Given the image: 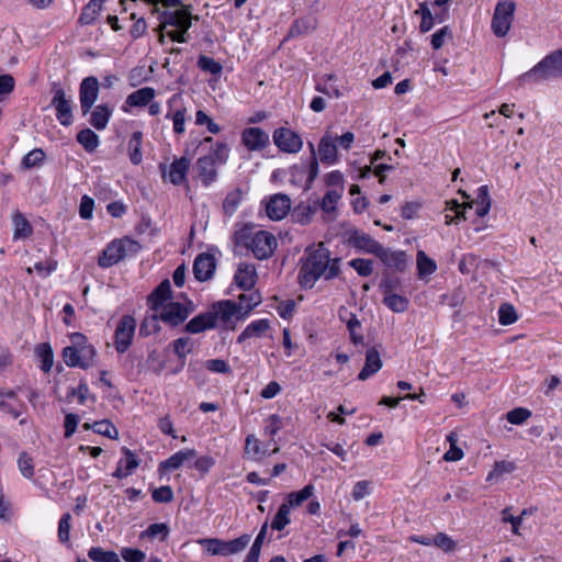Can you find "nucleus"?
Returning <instances> with one entry per match:
<instances>
[{
  "mask_svg": "<svg viewBox=\"0 0 562 562\" xmlns=\"http://www.w3.org/2000/svg\"><path fill=\"white\" fill-rule=\"evenodd\" d=\"M261 302V297L258 293L254 292L250 294H241L239 296V303L237 304L240 312L247 314L254 307H256Z\"/></svg>",
  "mask_w": 562,
  "mask_h": 562,
  "instance_id": "52",
  "label": "nucleus"
},
{
  "mask_svg": "<svg viewBox=\"0 0 562 562\" xmlns=\"http://www.w3.org/2000/svg\"><path fill=\"white\" fill-rule=\"evenodd\" d=\"M516 310L512 304L504 303L499 306L498 310V322L501 325L507 326L512 325L517 321Z\"/></svg>",
  "mask_w": 562,
  "mask_h": 562,
  "instance_id": "51",
  "label": "nucleus"
},
{
  "mask_svg": "<svg viewBox=\"0 0 562 562\" xmlns=\"http://www.w3.org/2000/svg\"><path fill=\"white\" fill-rule=\"evenodd\" d=\"M382 368V360L379 351L372 347L369 348L366 352V362L360 371L358 379L360 381H366L373 374H375Z\"/></svg>",
  "mask_w": 562,
  "mask_h": 562,
  "instance_id": "23",
  "label": "nucleus"
},
{
  "mask_svg": "<svg viewBox=\"0 0 562 562\" xmlns=\"http://www.w3.org/2000/svg\"><path fill=\"white\" fill-rule=\"evenodd\" d=\"M347 328L350 334V339L353 344H361L363 341V336L359 334V329L361 328V323L355 314H350L349 319L347 321Z\"/></svg>",
  "mask_w": 562,
  "mask_h": 562,
  "instance_id": "54",
  "label": "nucleus"
},
{
  "mask_svg": "<svg viewBox=\"0 0 562 562\" xmlns=\"http://www.w3.org/2000/svg\"><path fill=\"white\" fill-rule=\"evenodd\" d=\"M71 345L63 350L64 362L71 368L79 367L87 369L92 366L97 351L88 342L87 337L81 333H74L70 336Z\"/></svg>",
  "mask_w": 562,
  "mask_h": 562,
  "instance_id": "6",
  "label": "nucleus"
},
{
  "mask_svg": "<svg viewBox=\"0 0 562 562\" xmlns=\"http://www.w3.org/2000/svg\"><path fill=\"white\" fill-rule=\"evenodd\" d=\"M136 329V319L124 315L117 323L114 333V346L117 352H125L132 344Z\"/></svg>",
  "mask_w": 562,
  "mask_h": 562,
  "instance_id": "11",
  "label": "nucleus"
},
{
  "mask_svg": "<svg viewBox=\"0 0 562 562\" xmlns=\"http://www.w3.org/2000/svg\"><path fill=\"white\" fill-rule=\"evenodd\" d=\"M103 0H90L83 8L78 19L80 25H89L93 23L100 14Z\"/></svg>",
  "mask_w": 562,
  "mask_h": 562,
  "instance_id": "30",
  "label": "nucleus"
},
{
  "mask_svg": "<svg viewBox=\"0 0 562 562\" xmlns=\"http://www.w3.org/2000/svg\"><path fill=\"white\" fill-rule=\"evenodd\" d=\"M36 353L42 361L41 369L44 372L50 371L54 363V355L48 344H41L36 348Z\"/></svg>",
  "mask_w": 562,
  "mask_h": 562,
  "instance_id": "46",
  "label": "nucleus"
},
{
  "mask_svg": "<svg viewBox=\"0 0 562 562\" xmlns=\"http://www.w3.org/2000/svg\"><path fill=\"white\" fill-rule=\"evenodd\" d=\"M88 557L94 562H116L119 555L114 551H105L100 547H92L88 551Z\"/></svg>",
  "mask_w": 562,
  "mask_h": 562,
  "instance_id": "49",
  "label": "nucleus"
},
{
  "mask_svg": "<svg viewBox=\"0 0 562 562\" xmlns=\"http://www.w3.org/2000/svg\"><path fill=\"white\" fill-rule=\"evenodd\" d=\"M111 110L103 104L97 105L91 112L90 124L97 130H103L108 125Z\"/></svg>",
  "mask_w": 562,
  "mask_h": 562,
  "instance_id": "38",
  "label": "nucleus"
},
{
  "mask_svg": "<svg viewBox=\"0 0 562 562\" xmlns=\"http://www.w3.org/2000/svg\"><path fill=\"white\" fill-rule=\"evenodd\" d=\"M510 507H506L502 510V520L504 522H509L512 525V531L515 535H519V527L522 522V519L532 513V509H522L519 516H513L510 514Z\"/></svg>",
  "mask_w": 562,
  "mask_h": 562,
  "instance_id": "40",
  "label": "nucleus"
},
{
  "mask_svg": "<svg viewBox=\"0 0 562 562\" xmlns=\"http://www.w3.org/2000/svg\"><path fill=\"white\" fill-rule=\"evenodd\" d=\"M315 20L313 18H301L291 25L288 38L305 35L315 29Z\"/></svg>",
  "mask_w": 562,
  "mask_h": 562,
  "instance_id": "36",
  "label": "nucleus"
},
{
  "mask_svg": "<svg viewBox=\"0 0 562 562\" xmlns=\"http://www.w3.org/2000/svg\"><path fill=\"white\" fill-rule=\"evenodd\" d=\"M516 5L513 1H499L492 19V30L496 36H505L512 25Z\"/></svg>",
  "mask_w": 562,
  "mask_h": 562,
  "instance_id": "10",
  "label": "nucleus"
},
{
  "mask_svg": "<svg viewBox=\"0 0 562 562\" xmlns=\"http://www.w3.org/2000/svg\"><path fill=\"white\" fill-rule=\"evenodd\" d=\"M70 521L71 516L69 513H66L61 516L59 524H58V539L61 543H68L69 542V535H70Z\"/></svg>",
  "mask_w": 562,
  "mask_h": 562,
  "instance_id": "58",
  "label": "nucleus"
},
{
  "mask_svg": "<svg viewBox=\"0 0 562 562\" xmlns=\"http://www.w3.org/2000/svg\"><path fill=\"white\" fill-rule=\"evenodd\" d=\"M257 279L256 268L254 265L250 263H240L236 274H235V282L236 284L244 290H250Z\"/></svg>",
  "mask_w": 562,
  "mask_h": 562,
  "instance_id": "26",
  "label": "nucleus"
},
{
  "mask_svg": "<svg viewBox=\"0 0 562 562\" xmlns=\"http://www.w3.org/2000/svg\"><path fill=\"white\" fill-rule=\"evenodd\" d=\"M156 503H170L173 499V491L169 485L155 488L151 494Z\"/></svg>",
  "mask_w": 562,
  "mask_h": 562,
  "instance_id": "62",
  "label": "nucleus"
},
{
  "mask_svg": "<svg viewBox=\"0 0 562 562\" xmlns=\"http://www.w3.org/2000/svg\"><path fill=\"white\" fill-rule=\"evenodd\" d=\"M531 416V412L527 408L517 407L509 411L506 415L508 423L513 425H520Z\"/></svg>",
  "mask_w": 562,
  "mask_h": 562,
  "instance_id": "57",
  "label": "nucleus"
},
{
  "mask_svg": "<svg viewBox=\"0 0 562 562\" xmlns=\"http://www.w3.org/2000/svg\"><path fill=\"white\" fill-rule=\"evenodd\" d=\"M171 117L173 123V132L176 134H183L186 132L187 109L181 108L176 110Z\"/></svg>",
  "mask_w": 562,
  "mask_h": 562,
  "instance_id": "60",
  "label": "nucleus"
},
{
  "mask_svg": "<svg viewBox=\"0 0 562 562\" xmlns=\"http://www.w3.org/2000/svg\"><path fill=\"white\" fill-rule=\"evenodd\" d=\"M196 457V451L194 449H183L180 450L172 456H170L165 461L159 464V472L167 473L175 470L180 469L186 462L192 460Z\"/></svg>",
  "mask_w": 562,
  "mask_h": 562,
  "instance_id": "18",
  "label": "nucleus"
},
{
  "mask_svg": "<svg viewBox=\"0 0 562 562\" xmlns=\"http://www.w3.org/2000/svg\"><path fill=\"white\" fill-rule=\"evenodd\" d=\"M123 452L125 454V458L119 462L117 468H116L115 472L113 473V475L117 479H123V477L128 476L138 467V461H137L135 454H133L126 448H123Z\"/></svg>",
  "mask_w": 562,
  "mask_h": 562,
  "instance_id": "29",
  "label": "nucleus"
},
{
  "mask_svg": "<svg viewBox=\"0 0 562 562\" xmlns=\"http://www.w3.org/2000/svg\"><path fill=\"white\" fill-rule=\"evenodd\" d=\"M193 312V305L189 303L168 302L154 311L153 315L143 319V334L160 331L159 322L171 328L182 324Z\"/></svg>",
  "mask_w": 562,
  "mask_h": 562,
  "instance_id": "3",
  "label": "nucleus"
},
{
  "mask_svg": "<svg viewBox=\"0 0 562 562\" xmlns=\"http://www.w3.org/2000/svg\"><path fill=\"white\" fill-rule=\"evenodd\" d=\"M83 427L86 429L92 428L97 434L103 435L111 439L116 438L119 434L114 425L106 419L95 422L92 426L85 424Z\"/></svg>",
  "mask_w": 562,
  "mask_h": 562,
  "instance_id": "43",
  "label": "nucleus"
},
{
  "mask_svg": "<svg viewBox=\"0 0 562 562\" xmlns=\"http://www.w3.org/2000/svg\"><path fill=\"white\" fill-rule=\"evenodd\" d=\"M241 201L239 191L231 192L226 195L223 202V210L225 214L233 215Z\"/></svg>",
  "mask_w": 562,
  "mask_h": 562,
  "instance_id": "61",
  "label": "nucleus"
},
{
  "mask_svg": "<svg viewBox=\"0 0 562 562\" xmlns=\"http://www.w3.org/2000/svg\"><path fill=\"white\" fill-rule=\"evenodd\" d=\"M170 533V528L165 522L151 524L143 531V538H147L151 541H165Z\"/></svg>",
  "mask_w": 562,
  "mask_h": 562,
  "instance_id": "35",
  "label": "nucleus"
},
{
  "mask_svg": "<svg viewBox=\"0 0 562 562\" xmlns=\"http://www.w3.org/2000/svg\"><path fill=\"white\" fill-rule=\"evenodd\" d=\"M376 257L389 268L403 271L407 266V256L401 250H391L381 247Z\"/></svg>",
  "mask_w": 562,
  "mask_h": 562,
  "instance_id": "19",
  "label": "nucleus"
},
{
  "mask_svg": "<svg viewBox=\"0 0 562 562\" xmlns=\"http://www.w3.org/2000/svg\"><path fill=\"white\" fill-rule=\"evenodd\" d=\"M215 258L211 254L202 252L198 255L193 262V274L198 281L210 280L215 271Z\"/></svg>",
  "mask_w": 562,
  "mask_h": 562,
  "instance_id": "17",
  "label": "nucleus"
},
{
  "mask_svg": "<svg viewBox=\"0 0 562 562\" xmlns=\"http://www.w3.org/2000/svg\"><path fill=\"white\" fill-rule=\"evenodd\" d=\"M272 138L274 145L281 151L286 154H296L303 147L302 137L288 127H279L274 130Z\"/></svg>",
  "mask_w": 562,
  "mask_h": 562,
  "instance_id": "12",
  "label": "nucleus"
},
{
  "mask_svg": "<svg viewBox=\"0 0 562 562\" xmlns=\"http://www.w3.org/2000/svg\"><path fill=\"white\" fill-rule=\"evenodd\" d=\"M77 140L88 151H92L97 148L99 144L98 135L89 130H82L77 134Z\"/></svg>",
  "mask_w": 562,
  "mask_h": 562,
  "instance_id": "48",
  "label": "nucleus"
},
{
  "mask_svg": "<svg viewBox=\"0 0 562 562\" xmlns=\"http://www.w3.org/2000/svg\"><path fill=\"white\" fill-rule=\"evenodd\" d=\"M235 240L237 245L249 249L258 260L270 258L278 246L273 234L261 229L254 231V227L250 225H245L236 232Z\"/></svg>",
  "mask_w": 562,
  "mask_h": 562,
  "instance_id": "4",
  "label": "nucleus"
},
{
  "mask_svg": "<svg viewBox=\"0 0 562 562\" xmlns=\"http://www.w3.org/2000/svg\"><path fill=\"white\" fill-rule=\"evenodd\" d=\"M353 245L364 250L366 252L378 255L379 250H381L382 245L373 239L370 235L364 233H355L352 236Z\"/></svg>",
  "mask_w": 562,
  "mask_h": 562,
  "instance_id": "31",
  "label": "nucleus"
},
{
  "mask_svg": "<svg viewBox=\"0 0 562 562\" xmlns=\"http://www.w3.org/2000/svg\"><path fill=\"white\" fill-rule=\"evenodd\" d=\"M18 464L23 476L30 479L34 475L33 459L26 452L20 454Z\"/></svg>",
  "mask_w": 562,
  "mask_h": 562,
  "instance_id": "59",
  "label": "nucleus"
},
{
  "mask_svg": "<svg viewBox=\"0 0 562 562\" xmlns=\"http://www.w3.org/2000/svg\"><path fill=\"white\" fill-rule=\"evenodd\" d=\"M383 303L395 313H403L408 307V300L402 295L390 292V289L385 290Z\"/></svg>",
  "mask_w": 562,
  "mask_h": 562,
  "instance_id": "37",
  "label": "nucleus"
},
{
  "mask_svg": "<svg viewBox=\"0 0 562 562\" xmlns=\"http://www.w3.org/2000/svg\"><path fill=\"white\" fill-rule=\"evenodd\" d=\"M417 269L419 277H425L432 274L437 269V265L423 250H419L417 252Z\"/></svg>",
  "mask_w": 562,
  "mask_h": 562,
  "instance_id": "41",
  "label": "nucleus"
},
{
  "mask_svg": "<svg viewBox=\"0 0 562 562\" xmlns=\"http://www.w3.org/2000/svg\"><path fill=\"white\" fill-rule=\"evenodd\" d=\"M301 262L299 281L305 289H312L321 278L331 280L340 273V259L331 258L323 243L307 247Z\"/></svg>",
  "mask_w": 562,
  "mask_h": 562,
  "instance_id": "2",
  "label": "nucleus"
},
{
  "mask_svg": "<svg viewBox=\"0 0 562 562\" xmlns=\"http://www.w3.org/2000/svg\"><path fill=\"white\" fill-rule=\"evenodd\" d=\"M229 148L228 145L224 142H217L212 147L211 151L207 155H204L206 158H211L213 162L217 166L225 165L228 160Z\"/></svg>",
  "mask_w": 562,
  "mask_h": 562,
  "instance_id": "39",
  "label": "nucleus"
},
{
  "mask_svg": "<svg viewBox=\"0 0 562 562\" xmlns=\"http://www.w3.org/2000/svg\"><path fill=\"white\" fill-rule=\"evenodd\" d=\"M99 94V81L95 77H87L80 85V105L83 114H87Z\"/></svg>",
  "mask_w": 562,
  "mask_h": 562,
  "instance_id": "16",
  "label": "nucleus"
},
{
  "mask_svg": "<svg viewBox=\"0 0 562 562\" xmlns=\"http://www.w3.org/2000/svg\"><path fill=\"white\" fill-rule=\"evenodd\" d=\"M150 13L156 14L159 20V29L166 30L168 26L175 30L166 31V35L177 43H187L189 41L188 31L192 25V20L198 16L192 15L191 5L183 4L181 0H143Z\"/></svg>",
  "mask_w": 562,
  "mask_h": 562,
  "instance_id": "1",
  "label": "nucleus"
},
{
  "mask_svg": "<svg viewBox=\"0 0 562 562\" xmlns=\"http://www.w3.org/2000/svg\"><path fill=\"white\" fill-rule=\"evenodd\" d=\"M290 505L281 504L272 519L271 528L279 531L283 530L290 524Z\"/></svg>",
  "mask_w": 562,
  "mask_h": 562,
  "instance_id": "45",
  "label": "nucleus"
},
{
  "mask_svg": "<svg viewBox=\"0 0 562 562\" xmlns=\"http://www.w3.org/2000/svg\"><path fill=\"white\" fill-rule=\"evenodd\" d=\"M45 156L43 149L35 148L23 157L21 165L24 169L40 167L45 160Z\"/></svg>",
  "mask_w": 562,
  "mask_h": 562,
  "instance_id": "47",
  "label": "nucleus"
},
{
  "mask_svg": "<svg viewBox=\"0 0 562 562\" xmlns=\"http://www.w3.org/2000/svg\"><path fill=\"white\" fill-rule=\"evenodd\" d=\"M318 155L322 162L333 165L338 159L337 146L335 138L327 132L321 138L318 144Z\"/></svg>",
  "mask_w": 562,
  "mask_h": 562,
  "instance_id": "21",
  "label": "nucleus"
},
{
  "mask_svg": "<svg viewBox=\"0 0 562 562\" xmlns=\"http://www.w3.org/2000/svg\"><path fill=\"white\" fill-rule=\"evenodd\" d=\"M559 78H562V48L543 57L530 70L520 75L517 81L519 86H525Z\"/></svg>",
  "mask_w": 562,
  "mask_h": 562,
  "instance_id": "5",
  "label": "nucleus"
},
{
  "mask_svg": "<svg viewBox=\"0 0 562 562\" xmlns=\"http://www.w3.org/2000/svg\"><path fill=\"white\" fill-rule=\"evenodd\" d=\"M241 144L250 151H259L269 146L270 137L260 127H247L241 132Z\"/></svg>",
  "mask_w": 562,
  "mask_h": 562,
  "instance_id": "14",
  "label": "nucleus"
},
{
  "mask_svg": "<svg viewBox=\"0 0 562 562\" xmlns=\"http://www.w3.org/2000/svg\"><path fill=\"white\" fill-rule=\"evenodd\" d=\"M269 327L270 324L268 319L254 321L247 325V327L238 336L237 342H243L251 337H260L269 329Z\"/></svg>",
  "mask_w": 562,
  "mask_h": 562,
  "instance_id": "32",
  "label": "nucleus"
},
{
  "mask_svg": "<svg viewBox=\"0 0 562 562\" xmlns=\"http://www.w3.org/2000/svg\"><path fill=\"white\" fill-rule=\"evenodd\" d=\"M14 232H13V238L14 239H21L29 237L33 228L30 224V222L26 220V217L20 213L15 212L12 217Z\"/></svg>",
  "mask_w": 562,
  "mask_h": 562,
  "instance_id": "33",
  "label": "nucleus"
},
{
  "mask_svg": "<svg viewBox=\"0 0 562 562\" xmlns=\"http://www.w3.org/2000/svg\"><path fill=\"white\" fill-rule=\"evenodd\" d=\"M251 539L250 535H241L240 537L233 540H222V539H202L199 542L205 547L207 552L212 555H231L236 554L245 550V548L249 544Z\"/></svg>",
  "mask_w": 562,
  "mask_h": 562,
  "instance_id": "8",
  "label": "nucleus"
},
{
  "mask_svg": "<svg viewBox=\"0 0 562 562\" xmlns=\"http://www.w3.org/2000/svg\"><path fill=\"white\" fill-rule=\"evenodd\" d=\"M198 66L203 71L210 72L212 75H217L222 71L223 67L220 63H217L214 58L201 55L198 59Z\"/></svg>",
  "mask_w": 562,
  "mask_h": 562,
  "instance_id": "53",
  "label": "nucleus"
},
{
  "mask_svg": "<svg viewBox=\"0 0 562 562\" xmlns=\"http://www.w3.org/2000/svg\"><path fill=\"white\" fill-rule=\"evenodd\" d=\"M450 205V210L456 213V218L467 220L465 212L467 209H472L475 206V213L479 217H484L490 209H491V200L488 196V190L486 186H482L479 189V194L475 201H471L469 203L460 204L457 201L452 200L448 202Z\"/></svg>",
  "mask_w": 562,
  "mask_h": 562,
  "instance_id": "9",
  "label": "nucleus"
},
{
  "mask_svg": "<svg viewBox=\"0 0 562 562\" xmlns=\"http://www.w3.org/2000/svg\"><path fill=\"white\" fill-rule=\"evenodd\" d=\"M515 470V464L508 461L495 462L493 470L487 474L486 481L492 482L498 480L505 473H512Z\"/></svg>",
  "mask_w": 562,
  "mask_h": 562,
  "instance_id": "50",
  "label": "nucleus"
},
{
  "mask_svg": "<svg viewBox=\"0 0 562 562\" xmlns=\"http://www.w3.org/2000/svg\"><path fill=\"white\" fill-rule=\"evenodd\" d=\"M313 493L314 486L312 484H307L301 491L290 493L288 495V502L283 504L290 505V508L293 506H300L303 502L308 499Z\"/></svg>",
  "mask_w": 562,
  "mask_h": 562,
  "instance_id": "42",
  "label": "nucleus"
},
{
  "mask_svg": "<svg viewBox=\"0 0 562 562\" xmlns=\"http://www.w3.org/2000/svg\"><path fill=\"white\" fill-rule=\"evenodd\" d=\"M215 327V317L214 313H202L198 316L193 317L188 322L184 329L191 334H199L204 331L205 329H211Z\"/></svg>",
  "mask_w": 562,
  "mask_h": 562,
  "instance_id": "27",
  "label": "nucleus"
},
{
  "mask_svg": "<svg viewBox=\"0 0 562 562\" xmlns=\"http://www.w3.org/2000/svg\"><path fill=\"white\" fill-rule=\"evenodd\" d=\"M217 165L204 156L196 160V170L203 186L209 187L217 179Z\"/></svg>",
  "mask_w": 562,
  "mask_h": 562,
  "instance_id": "20",
  "label": "nucleus"
},
{
  "mask_svg": "<svg viewBox=\"0 0 562 562\" xmlns=\"http://www.w3.org/2000/svg\"><path fill=\"white\" fill-rule=\"evenodd\" d=\"M194 341L190 337H180L172 342L173 352L180 361L181 368L186 364V358L192 352Z\"/></svg>",
  "mask_w": 562,
  "mask_h": 562,
  "instance_id": "34",
  "label": "nucleus"
},
{
  "mask_svg": "<svg viewBox=\"0 0 562 562\" xmlns=\"http://www.w3.org/2000/svg\"><path fill=\"white\" fill-rule=\"evenodd\" d=\"M94 209V201L88 195H83L80 200L79 215L83 220H90L92 217Z\"/></svg>",
  "mask_w": 562,
  "mask_h": 562,
  "instance_id": "63",
  "label": "nucleus"
},
{
  "mask_svg": "<svg viewBox=\"0 0 562 562\" xmlns=\"http://www.w3.org/2000/svg\"><path fill=\"white\" fill-rule=\"evenodd\" d=\"M450 443V449L445 453L443 460L448 462L459 461L463 458V451L457 446V439L453 434L447 437Z\"/></svg>",
  "mask_w": 562,
  "mask_h": 562,
  "instance_id": "55",
  "label": "nucleus"
},
{
  "mask_svg": "<svg viewBox=\"0 0 562 562\" xmlns=\"http://www.w3.org/2000/svg\"><path fill=\"white\" fill-rule=\"evenodd\" d=\"M23 403L18 398L14 391L0 392V409L11 414L14 418L21 415Z\"/></svg>",
  "mask_w": 562,
  "mask_h": 562,
  "instance_id": "25",
  "label": "nucleus"
},
{
  "mask_svg": "<svg viewBox=\"0 0 562 562\" xmlns=\"http://www.w3.org/2000/svg\"><path fill=\"white\" fill-rule=\"evenodd\" d=\"M53 92L52 105L56 110V117L61 125L68 126L72 123L71 101L59 87H55Z\"/></svg>",
  "mask_w": 562,
  "mask_h": 562,
  "instance_id": "13",
  "label": "nucleus"
},
{
  "mask_svg": "<svg viewBox=\"0 0 562 562\" xmlns=\"http://www.w3.org/2000/svg\"><path fill=\"white\" fill-rule=\"evenodd\" d=\"M138 248L139 244L130 237L114 239L102 251L98 265L101 268L112 267L126 256L136 254Z\"/></svg>",
  "mask_w": 562,
  "mask_h": 562,
  "instance_id": "7",
  "label": "nucleus"
},
{
  "mask_svg": "<svg viewBox=\"0 0 562 562\" xmlns=\"http://www.w3.org/2000/svg\"><path fill=\"white\" fill-rule=\"evenodd\" d=\"M215 464V459L211 456H202L198 458L193 464L194 469L202 475L209 473Z\"/></svg>",
  "mask_w": 562,
  "mask_h": 562,
  "instance_id": "64",
  "label": "nucleus"
},
{
  "mask_svg": "<svg viewBox=\"0 0 562 562\" xmlns=\"http://www.w3.org/2000/svg\"><path fill=\"white\" fill-rule=\"evenodd\" d=\"M209 312L214 313L216 326L218 321L224 324L229 322L236 313L240 312V310L236 303L226 300L214 304Z\"/></svg>",
  "mask_w": 562,
  "mask_h": 562,
  "instance_id": "24",
  "label": "nucleus"
},
{
  "mask_svg": "<svg viewBox=\"0 0 562 562\" xmlns=\"http://www.w3.org/2000/svg\"><path fill=\"white\" fill-rule=\"evenodd\" d=\"M171 294V285L169 280H164L154 292L147 297V303L150 305L153 311L157 310L161 305L167 304V300Z\"/></svg>",
  "mask_w": 562,
  "mask_h": 562,
  "instance_id": "28",
  "label": "nucleus"
},
{
  "mask_svg": "<svg viewBox=\"0 0 562 562\" xmlns=\"http://www.w3.org/2000/svg\"><path fill=\"white\" fill-rule=\"evenodd\" d=\"M291 209V200L282 193L273 194L266 203V214L272 221H280L285 217Z\"/></svg>",
  "mask_w": 562,
  "mask_h": 562,
  "instance_id": "15",
  "label": "nucleus"
},
{
  "mask_svg": "<svg viewBox=\"0 0 562 562\" xmlns=\"http://www.w3.org/2000/svg\"><path fill=\"white\" fill-rule=\"evenodd\" d=\"M342 189H330L326 192L321 202V209L326 212H333L342 195Z\"/></svg>",
  "mask_w": 562,
  "mask_h": 562,
  "instance_id": "44",
  "label": "nucleus"
},
{
  "mask_svg": "<svg viewBox=\"0 0 562 562\" xmlns=\"http://www.w3.org/2000/svg\"><path fill=\"white\" fill-rule=\"evenodd\" d=\"M189 168L190 160L187 157H181L170 165L168 173H165L164 177L172 184L179 186L187 180V172Z\"/></svg>",
  "mask_w": 562,
  "mask_h": 562,
  "instance_id": "22",
  "label": "nucleus"
},
{
  "mask_svg": "<svg viewBox=\"0 0 562 562\" xmlns=\"http://www.w3.org/2000/svg\"><path fill=\"white\" fill-rule=\"evenodd\" d=\"M349 265L358 272L361 277H368L373 272V262L370 259L356 258L352 259Z\"/></svg>",
  "mask_w": 562,
  "mask_h": 562,
  "instance_id": "56",
  "label": "nucleus"
}]
</instances>
